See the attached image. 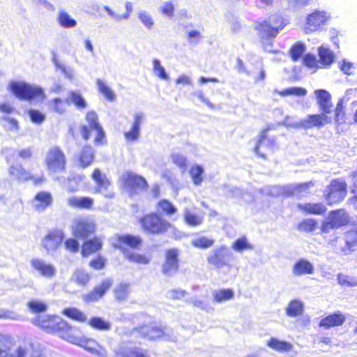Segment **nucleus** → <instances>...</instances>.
Returning a JSON list of instances; mask_svg holds the SVG:
<instances>
[{
  "mask_svg": "<svg viewBox=\"0 0 357 357\" xmlns=\"http://www.w3.org/2000/svg\"><path fill=\"white\" fill-rule=\"evenodd\" d=\"M33 317L30 318L34 325L47 331L49 333H55L58 335L75 344H78L85 349L99 356H105L106 351L102 349L93 340L84 339L78 335V331L71 328L60 317L49 314H33Z\"/></svg>",
  "mask_w": 357,
  "mask_h": 357,
  "instance_id": "f257e3e1",
  "label": "nucleus"
},
{
  "mask_svg": "<svg viewBox=\"0 0 357 357\" xmlns=\"http://www.w3.org/2000/svg\"><path fill=\"white\" fill-rule=\"evenodd\" d=\"M144 244V240L139 235L132 234H117L114 236L112 247L119 249L123 253L124 257L130 262L137 264L146 265L151 259L145 254L128 252L126 248L132 250H139Z\"/></svg>",
  "mask_w": 357,
  "mask_h": 357,
  "instance_id": "f03ea898",
  "label": "nucleus"
},
{
  "mask_svg": "<svg viewBox=\"0 0 357 357\" xmlns=\"http://www.w3.org/2000/svg\"><path fill=\"white\" fill-rule=\"evenodd\" d=\"M142 231L147 235H164L174 228L173 225L156 211L143 214L137 219Z\"/></svg>",
  "mask_w": 357,
  "mask_h": 357,
  "instance_id": "7ed1b4c3",
  "label": "nucleus"
},
{
  "mask_svg": "<svg viewBox=\"0 0 357 357\" xmlns=\"http://www.w3.org/2000/svg\"><path fill=\"white\" fill-rule=\"evenodd\" d=\"M85 120L88 125H82L79 127V132L82 138L88 141L91 137V130L96 132V135L93 139L95 145H102L106 143L105 132L99 122L97 113L95 111H89L85 114Z\"/></svg>",
  "mask_w": 357,
  "mask_h": 357,
  "instance_id": "20e7f679",
  "label": "nucleus"
},
{
  "mask_svg": "<svg viewBox=\"0 0 357 357\" xmlns=\"http://www.w3.org/2000/svg\"><path fill=\"white\" fill-rule=\"evenodd\" d=\"M285 26L282 17L280 15H273L271 21L264 20L255 25L260 41L264 44L272 41L278 34L280 30Z\"/></svg>",
  "mask_w": 357,
  "mask_h": 357,
  "instance_id": "39448f33",
  "label": "nucleus"
},
{
  "mask_svg": "<svg viewBox=\"0 0 357 357\" xmlns=\"http://www.w3.org/2000/svg\"><path fill=\"white\" fill-rule=\"evenodd\" d=\"M9 89L20 100L38 102L45 98L44 91L40 87L26 82H12L9 84Z\"/></svg>",
  "mask_w": 357,
  "mask_h": 357,
  "instance_id": "423d86ee",
  "label": "nucleus"
},
{
  "mask_svg": "<svg viewBox=\"0 0 357 357\" xmlns=\"http://www.w3.org/2000/svg\"><path fill=\"white\" fill-rule=\"evenodd\" d=\"M67 161L66 155L59 146L50 147L44 160L47 169L52 173L66 172Z\"/></svg>",
  "mask_w": 357,
  "mask_h": 357,
  "instance_id": "0eeeda50",
  "label": "nucleus"
},
{
  "mask_svg": "<svg viewBox=\"0 0 357 357\" xmlns=\"http://www.w3.org/2000/svg\"><path fill=\"white\" fill-rule=\"evenodd\" d=\"M347 195V184L340 178H334L327 185L324 197L329 206L342 202Z\"/></svg>",
  "mask_w": 357,
  "mask_h": 357,
  "instance_id": "6e6552de",
  "label": "nucleus"
},
{
  "mask_svg": "<svg viewBox=\"0 0 357 357\" xmlns=\"http://www.w3.org/2000/svg\"><path fill=\"white\" fill-rule=\"evenodd\" d=\"M230 255L228 248L226 245H221L214 248L206 257V261L209 266L213 268L220 270L226 268L227 271L233 268V265L229 261Z\"/></svg>",
  "mask_w": 357,
  "mask_h": 357,
  "instance_id": "1a4fd4ad",
  "label": "nucleus"
},
{
  "mask_svg": "<svg viewBox=\"0 0 357 357\" xmlns=\"http://www.w3.org/2000/svg\"><path fill=\"white\" fill-rule=\"evenodd\" d=\"M96 223L91 218L80 216L73 220L71 226V232L74 237L79 239H86L95 234Z\"/></svg>",
  "mask_w": 357,
  "mask_h": 357,
  "instance_id": "9d476101",
  "label": "nucleus"
},
{
  "mask_svg": "<svg viewBox=\"0 0 357 357\" xmlns=\"http://www.w3.org/2000/svg\"><path fill=\"white\" fill-rule=\"evenodd\" d=\"M9 176L18 182L31 181L34 185L42 184L45 178L43 175L36 176L22 165H12L8 169Z\"/></svg>",
  "mask_w": 357,
  "mask_h": 357,
  "instance_id": "9b49d317",
  "label": "nucleus"
},
{
  "mask_svg": "<svg viewBox=\"0 0 357 357\" xmlns=\"http://www.w3.org/2000/svg\"><path fill=\"white\" fill-rule=\"evenodd\" d=\"M330 19L331 15L326 11L313 10L306 17L304 26L305 33H310L321 31Z\"/></svg>",
  "mask_w": 357,
  "mask_h": 357,
  "instance_id": "f8f14e48",
  "label": "nucleus"
},
{
  "mask_svg": "<svg viewBox=\"0 0 357 357\" xmlns=\"http://www.w3.org/2000/svg\"><path fill=\"white\" fill-rule=\"evenodd\" d=\"M180 250L178 248H169L165 250L164 261L161 265V273L167 277L176 275L180 268Z\"/></svg>",
  "mask_w": 357,
  "mask_h": 357,
  "instance_id": "ddd939ff",
  "label": "nucleus"
},
{
  "mask_svg": "<svg viewBox=\"0 0 357 357\" xmlns=\"http://www.w3.org/2000/svg\"><path fill=\"white\" fill-rule=\"evenodd\" d=\"M349 217L343 208L330 211L328 220L321 224V231L328 233L331 229H337L348 225Z\"/></svg>",
  "mask_w": 357,
  "mask_h": 357,
  "instance_id": "4468645a",
  "label": "nucleus"
},
{
  "mask_svg": "<svg viewBox=\"0 0 357 357\" xmlns=\"http://www.w3.org/2000/svg\"><path fill=\"white\" fill-rule=\"evenodd\" d=\"M269 128L261 130L259 139L254 147L255 153L260 158L266 159V155L261 151V148H265L266 151H273L277 146L276 139L274 137L270 138L268 135Z\"/></svg>",
  "mask_w": 357,
  "mask_h": 357,
  "instance_id": "2eb2a0df",
  "label": "nucleus"
},
{
  "mask_svg": "<svg viewBox=\"0 0 357 357\" xmlns=\"http://www.w3.org/2000/svg\"><path fill=\"white\" fill-rule=\"evenodd\" d=\"M63 237L61 229L49 230L42 240V246L47 252L55 251L61 245Z\"/></svg>",
  "mask_w": 357,
  "mask_h": 357,
  "instance_id": "dca6fc26",
  "label": "nucleus"
},
{
  "mask_svg": "<svg viewBox=\"0 0 357 357\" xmlns=\"http://www.w3.org/2000/svg\"><path fill=\"white\" fill-rule=\"evenodd\" d=\"M332 119L327 114L321 112V114H310L298 123V127L305 130L312 128H321L331 123Z\"/></svg>",
  "mask_w": 357,
  "mask_h": 357,
  "instance_id": "f3484780",
  "label": "nucleus"
},
{
  "mask_svg": "<svg viewBox=\"0 0 357 357\" xmlns=\"http://www.w3.org/2000/svg\"><path fill=\"white\" fill-rule=\"evenodd\" d=\"M113 280L105 278L100 284L95 286L90 291L84 296L86 302H94L100 300L105 294L112 287Z\"/></svg>",
  "mask_w": 357,
  "mask_h": 357,
  "instance_id": "a211bd4d",
  "label": "nucleus"
},
{
  "mask_svg": "<svg viewBox=\"0 0 357 357\" xmlns=\"http://www.w3.org/2000/svg\"><path fill=\"white\" fill-rule=\"evenodd\" d=\"M68 317L71 319L76 320L80 322H86L88 321L89 326L92 328L107 331L109 330L111 327V324L109 321L102 319L100 317H93L90 318L89 320L87 319L85 314H64Z\"/></svg>",
  "mask_w": 357,
  "mask_h": 357,
  "instance_id": "6ab92c4d",
  "label": "nucleus"
},
{
  "mask_svg": "<svg viewBox=\"0 0 357 357\" xmlns=\"http://www.w3.org/2000/svg\"><path fill=\"white\" fill-rule=\"evenodd\" d=\"M95 151L89 144L84 145L75 155V161L79 167L85 169L91 166L95 160Z\"/></svg>",
  "mask_w": 357,
  "mask_h": 357,
  "instance_id": "aec40b11",
  "label": "nucleus"
},
{
  "mask_svg": "<svg viewBox=\"0 0 357 357\" xmlns=\"http://www.w3.org/2000/svg\"><path fill=\"white\" fill-rule=\"evenodd\" d=\"M266 344L275 351L287 354L288 357H296L298 354V351L291 343L275 337H271Z\"/></svg>",
  "mask_w": 357,
  "mask_h": 357,
  "instance_id": "412c9836",
  "label": "nucleus"
},
{
  "mask_svg": "<svg viewBox=\"0 0 357 357\" xmlns=\"http://www.w3.org/2000/svg\"><path fill=\"white\" fill-rule=\"evenodd\" d=\"M122 181L126 187L131 190H146L149 185L146 179L139 175L127 172L122 176Z\"/></svg>",
  "mask_w": 357,
  "mask_h": 357,
  "instance_id": "4be33fe9",
  "label": "nucleus"
},
{
  "mask_svg": "<svg viewBox=\"0 0 357 357\" xmlns=\"http://www.w3.org/2000/svg\"><path fill=\"white\" fill-rule=\"evenodd\" d=\"M139 333L149 340H155L163 337L165 340H176L174 337H172L169 335L168 330L166 328L162 329L153 326H146L140 328Z\"/></svg>",
  "mask_w": 357,
  "mask_h": 357,
  "instance_id": "5701e85b",
  "label": "nucleus"
},
{
  "mask_svg": "<svg viewBox=\"0 0 357 357\" xmlns=\"http://www.w3.org/2000/svg\"><path fill=\"white\" fill-rule=\"evenodd\" d=\"M52 194L48 191L41 190L36 193L32 199L33 208L38 212L44 211L52 204Z\"/></svg>",
  "mask_w": 357,
  "mask_h": 357,
  "instance_id": "b1692460",
  "label": "nucleus"
},
{
  "mask_svg": "<svg viewBox=\"0 0 357 357\" xmlns=\"http://www.w3.org/2000/svg\"><path fill=\"white\" fill-rule=\"evenodd\" d=\"M102 242L100 237L93 236L83 242L81 248V255L83 257H87L97 253L102 250Z\"/></svg>",
  "mask_w": 357,
  "mask_h": 357,
  "instance_id": "393cba45",
  "label": "nucleus"
},
{
  "mask_svg": "<svg viewBox=\"0 0 357 357\" xmlns=\"http://www.w3.org/2000/svg\"><path fill=\"white\" fill-rule=\"evenodd\" d=\"M32 268L38 271L42 276L45 278H52L56 274L55 267L50 264L45 263L43 259L39 258L32 259L30 261Z\"/></svg>",
  "mask_w": 357,
  "mask_h": 357,
  "instance_id": "a878e982",
  "label": "nucleus"
},
{
  "mask_svg": "<svg viewBox=\"0 0 357 357\" xmlns=\"http://www.w3.org/2000/svg\"><path fill=\"white\" fill-rule=\"evenodd\" d=\"M317 102L320 110L327 114L332 112L333 104L331 101V96L328 91L325 89H317L314 92Z\"/></svg>",
  "mask_w": 357,
  "mask_h": 357,
  "instance_id": "bb28decb",
  "label": "nucleus"
},
{
  "mask_svg": "<svg viewBox=\"0 0 357 357\" xmlns=\"http://www.w3.org/2000/svg\"><path fill=\"white\" fill-rule=\"evenodd\" d=\"M297 208L305 214L324 215L327 212V207L321 202H307L298 204Z\"/></svg>",
  "mask_w": 357,
  "mask_h": 357,
  "instance_id": "cd10ccee",
  "label": "nucleus"
},
{
  "mask_svg": "<svg viewBox=\"0 0 357 357\" xmlns=\"http://www.w3.org/2000/svg\"><path fill=\"white\" fill-rule=\"evenodd\" d=\"M67 203L71 208L80 210H91L93 208L94 199L90 197H71Z\"/></svg>",
  "mask_w": 357,
  "mask_h": 357,
  "instance_id": "c85d7f7f",
  "label": "nucleus"
},
{
  "mask_svg": "<svg viewBox=\"0 0 357 357\" xmlns=\"http://www.w3.org/2000/svg\"><path fill=\"white\" fill-rule=\"evenodd\" d=\"M91 176L96 182V186L95 190L96 192H100L102 190H108L111 183L105 174L101 172L100 169H94Z\"/></svg>",
  "mask_w": 357,
  "mask_h": 357,
  "instance_id": "c756f323",
  "label": "nucleus"
},
{
  "mask_svg": "<svg viewBox=\"0 0 357 357\" xmlns=\"http://www.w3.org/2000/svg\"><path fill=\"white\" fill-rule=\"evenodd\" d=\"M314 266L309 261L305 259H299L294 264L292 268V273L296 276L303 275H310L314 273Z\"/></svg>",
  "mask_w": 357,
  "mask_h": 357,
  "instance_id": "7c9ffc66",
  "label": "nucleus"
},
{
  "mask_svg": "<svg viewBox=\"0 0 357 357\" xmlns=\"http://www.w3.org/2000/svg\"><path fill=\"white\" fill-rule=\"evenodd\" d=\"M144 116L142 114L135 115L134 121L130 129L124 132V137L128 142L137 140L139 136V126L143 121Z\"/></svg>",
  "mask_w": 357,
  "mask_h": 357,
  "instance_id": "2f4dec72",
  "label": "nucleus"
},
{
  "mask_svg": "<svg viewBox=\"0 0 357 357\" xmlns=\"http://www.w3.org/2000/svg\"><path fill=\"white\" fill-rule=\"evenodd\" d=\"M157 213L160 214L162 216H172L177 212L176 207L174 204L167 199H160L155 204Z\"/></svg>",
  "mask_w": 357,
  "mask_h": 357,
  "instance_id": "473e14b6",
  "label": "nucleus"
},
{
  "mask_svg": "<svg viewBox=\"0 0 357 357\" xmlns=\"http://www.w3.org/2000/svg\"><path fill=\"white\" fill-rule=\"evenodd\" d=\"M344 319L342 314H330L320 321V326L326 328L340 326L343 324Z\"/></svg>",
  "mask_w": 357,
  "mask_h": 357,
  "instance_id": "72a5a7b5",
  "label": "nucleus"
},
{
  "mask_svg": "<svg viewBox=\"0 0 357 357\" xmlns=\"http://www.w3.org/2000/svg\"><path fill=\"white\" fill-rule=\"evenodd\" d=\"M318 54L319 57V62L321 63L322 67H328L334 61V54L328 48L319 47Z\"/></svg>",
  "mask_w": 357,
  "mask_h": 357,
  "instance_id": "f704fd0d",
  "label": "nucleus"
},
{
  "mask_svg": "<svg viewBox=\"0 0 357 357\" xmlns=\"http://www.w3.org/2000/svg\"><path fill=\"white\" fill-rule=\"evenodd\" d=\"M215 240L206 236H201L194 238L191 244L193 247L198 249H207L213 246Z\"/></svg>",
  "mask_w": 357,
  "mask_h": 357,
  "instance_id": "c9c22d12",
  "label": "nucleus"
},
{
  "mask_svg": "<svg viewBox=\"0 0 357 357\" xmlns=\"http://www.w3.org/2000/svg\"><path fill=\"white\" fill-rule=\"evenodd\" d=\"M130 294V284L128 283H120L114 289L115 298L119 301H125Z\"/></svg>",
  "mask_w": 357,
  "mask_h": 357,
  "instance_id": "e433bc0d",
  "label": "nucleus"
},
{
  "mask_svg": "<svg viewBox=\"0 0 357 357\" xmlns=\"http://www.w3.org/2000/svg\"><path fill=\"white\" fill-rule=\"evenodd\" d=\"M234 292L231 289H221L213 294V298L215 302L221 303L234 298Z\"/></svg>",
  "mask_w": 357,
  "mask_h": 357,
  "instance_id": "4c0bfd02",
  "label": "nucleus"
},
{
  "mask_svg": "<svg viewBox=\"0 0 357 357\" xmlns=\"http://www.w3.org/2000/svg\"><path fill=\"white\" fill-rule=\"evenodd\" d=\"M305 47L301 42L295 43L289 50V55L293 61L299 60L304 54Z\"/></svg>",
  "mask_w": 357,
  "mask_h": 357,
  "instance_id": "58836bf2",
  "label": "nucleus"
},
{
  "mask_svg": "<svg viewBox=\"0 0 357 357\" xmlns=\"http://www.w3.org/2000/svg\"><path fill=\"white\" fill-rule=\"evenodd\" d=\"M346 112L342 100H339L335 108L334 121L339 126L345 123Z\"/></svg>",
  "mask_w": 357,
  "mask_h": 357,
  "instance_id": "ea45409f",
  "label": "nucleus"
},
{
  "mask_svg": "<svg viewBox=\"0 0 357 357\" xmlns=\"http://www.w3.org/2000/svg\"><path fill=\"white\" fill-rule=\"evenodd\" d=\"M68 101L75 105L79 109H84L86 107V102L82 95L76 91H70L68 94Z\"/></svg>",
  "mask_w": 357,
  "mask_h": 357,
  "instance_id": "a19ab883",
  "label": "nucleus"
},
{
  "mask_svg": "<svg viewBox=\"0 0 357 357\" xmlns=\"http://www.w3.org/2000/svg\"><path fill=\"white\" fill-rule=\"evenodd\" d=\"M231 248L235 251L242 252L245 250L252 249V245L249 243L245 236H242L232 243Z\"/></svg>",
  "mask_w": 357,
  "mask_h": 357,
  "instance_id": "79ce46f5",
  "label": "nucleus"
},
{
  "mask_svg": "<svg viewBox=\"0 0 357 357\" xmlns=\"http://www.w3.org/2000/svg\"><path fill=\"white\" fill-rule=\"evenodd\" d=\"M58 22L64 28H73L77 24L76 20L73 19L66 11H61L59 13Z\"/></svg>",
  "mask_w": 357,
  "mask_h": 357,
  "instance_id": "37998d69",
  "label": "nucleus"
},
{
  "mask_svg": "<svg viewBox=\"0 0 357 357\" xmlns=\"http://www.w3.org/2000/svg\"><path fill=\"white\" fill-rule=\"evenodd\" d=\"M52 109L55 112L62 114L66 110V107L70 105L68 99L56 98L50 101Z\"/></svg>",
  "mask_w": 357,
  "mask_h": 357,
  "instance_id": "c03bdc74",
  "label": "nucleus"
},
{
  "mask_svg": "<svg viewBox=\"0 0 357 357\" xmlns=\"http://www.w3.org/2000/svg\"><path fill=\"white\" fill-rule=\"evenodd\" d=\"M96 84L98 91L108 100H114L115 95L111 89L101 79H97Z\"/></svg>",
  "mask_w": 357,
  "mask_h": 357,
  "instance_id": "a18cd8bd",
  "label": "nucleus"
},
{
  "mask_svg": "<svg viewBox=\"0 0 357 357\" xmlns=\"http://www.w3.org/2000/svg\"><path fill=\"white\" fill-rule=\"evenodd\" d=\"M280 96H304L307 93V91L302 87H289L284 89L278 93Z\"/></svg>",
  "mask_w": 357,
  "mask_h": 357,
  "instance_id": "49530a36",
  "label": "nucleus"
},
{
  "mask_svg": "<svg viewBox=\"0 0 357 357\" xmlns=\"http://www.w3.org/2000/svg\"><path fill=\"white\" fill-rule=\"evenodd\" d=\"M26 305L31 312H44L47 309V304L39 300L29 301Z\"/></svg>",
  "mask_w": 357,
  "mask_h": 357,
  "instance_id": "de8ad7c7",
  "label": "nucleus"
},
{
  "mask_svg": "<svg viewBox=\"0 0 357 357\" xmlns=\"http://www.w3.org/2000/svg\"><path fill=\"white\" fill-rule=\"evenodd\" d=\"M203 168L198 165H193L190 169V174L192 181L195 185H199L202 182Z\"/></svg>",
  "mask_w": 357,
  "mask_h": 357,
  "instance_id": "09e8293b",
  "label": "nucleus"
},
{
  "mask_svg": "<svg viewBox=\"0 0 357 357\" xmlns=\"http://www.w3.org/2000/svg\"><path fill=\"white\" fill-rule=\"evenodd\" d=\"M117 357H148L144 353L136 348H124L117 353Z\"/></svg>",
  "mask_w": 357,
  "mask_h": 357,
  "instance_id": "8fccbe9b",
  "label": "nucleus"
},
{
  "mask_svg": "<svg viewBox=\"0 0 357 357\" xmlns=\"http://www.w3.org/2000/svg\"><path fill=\"white\" fill-rule=\"evenodd\" d=\"M74 281L79 285H86L90 280V275L81 269L74 272Z\"/></svg>",
  "mask_w": 357,
  "mask_h": 357,
  "instance_id": "3c124183",
  "label": "nucleus"
},
{
  "mask_svg": "<svg viewBox=\"0 0 357 357\" xmlns=\"http://www.w3.org/2000/svg\"><path fill=\"white\" fill-rule=\"evenodd\" d=\"M337 283L341 286L346 287H356L357 286V279L351 278L349 276L343 274L338 273L337 275Z\"/></svg>",
  "mask_w": 357,
  "mask_h": 357,
  "instance_id": "603ef678",
  "label": "nucleus"
},
{
  "mask_svg": "<svg viewBox=\"0 0 357 357\" xmlns=\"http://www.w3.org/2000/svg\"><path fill=\"white\" fill-rule=\"evenodd\" d=\"M317 226V222L314 219H305L299 223L298 229L305 232H312L315 230Z\"/></svg>",
  "mask_w": 357,
  "mask_h": 357,
  "instance_id": "864d4df0",
  "label": "nucleus"
},
{
  "mask_svg": "<svg viewBox=\"0 0 357 357\" xmlns=\"http://www.w3.org/2000/svg\"><path fill=\"white\" fill-rule=\"evenodd\" d=\"M184 220L188 225L196 227L202 224V218L198 215L185 212L184 214Z\"/></svg>",
  "mask_w": 357,
  "mask_h": 357,
  "instance_id": "5fc2aeb1",
  "label": "nucleus"
},
{
  "mask_svg": "<svg viewBox=\"0 0 357 357\" xmlns=\"http://www.w3.org/2000/svg\"><path fill=\"white\" fill-rule=\"evenodd\" d=\"M303 65L308 68L317 69L319 68V61L317 57L311 54H307L303 57Z\"/></svg>",
  "mask_w": 357,
  "mask_h": 357,
  "instance_id": "6e6d98bb",
  "label": "nucleus"
},
{
  "mask_svg": "<svg viewBox=\"0 0 357 357\" xmlns=\"http://www.w3.org/2000/svg\"><path fill=\"white\" fill-rule=\"evenodd\" d=\"M315 185V181H310L307 182L301 183L296 184L294 188V192L301 194L303 192H309L310 188Z\"/></svg>",
  "mask_w": 357,
  "mask_h": 357,
  "instance_id": "4d7b16f0",
  "label": "nucleus"
},
{
  "mask_svg": "<svg viewBox=\"0 0 357 357\" xmlns=\"http://www.w3.org/2000/svg\"><path fill=\"white\" fill-rule=\"evenodd\" d=\"M303 302L298 299H294L289 302L287 312H303Z\"/></svg>",
  "mask_w": 357,
  "mask_h": 357,
  "instance_id": "13d9d810",
  "label": "nucleus"
},
{
  "mask_svg": "<svg viewBox=\"0 0 357 357\" xmlns=\"http://www.w3.org/2000/svg\"><path fill=\"white\" fill-rule=\"evenodd\" d=\"M26 351L23 348H18L14 353L8 349H0V357H25Z\"/></svg>",
  "mask_w": 357,
  "mask_h": 357,
  "instance_id": "bf43d9fd",
  "label": "nucleus"
},
{
  "mask_svg": "<svg viewBox=\"0 0 357 357\" xmlns=\"http://www.w3.org/2000/svg\"><path fill=\"white\" fill-rule=\"evenodd\" d=\"M27 114L31 121L37 124L41 123L45 119V114L37 109H29Z\"/></svg>",
  "mask_w": 357,
  "mask_h": 357,
  "instance_id": "052dcab7",
  "label": "nucleus"
},
{
  "mask_svg": "<svg viewBox=\"0 0 357 357\" xmlns=\"http://www.w3.org/2000/svg\"><path fill=\"white\" fill-rule=\"evenodd\" d=\"M65 248L72 253H76L79 250L78 241L75 238H69L64 241Z\"/></svg>",
  "mask_w": 357,
  "mask_h": 357,
  "instance_id": "680f3d73",
  "label": "nucleus"
},
{
  "mask_svg": "<svg viewBox=\"0 0 357 357\" xmlns=\"http://www.w3.org/2000/svg\"><path fill=\"white\" fill-rule=\"evenodd\" d=\"M153 63V70L154 73L160 79H166L167 78V75L165 68L161 66L160 61L158 59H154Z\"/></svg>",
  "mask_w": 357,
  "mask_h": 357,
  "instance_id": "e2e57ef3",
  "label": "nucleus"
},
{
  "mask_svg": "<svg viewBox=\"0 0 357 357\" xmlns=\"http://www.w3.org/2000/svg\"><path fill=\"white\" fill-rule=\"evenodd\" d=\"M105 259L103 257L98 255L89 261V266L96 270H100L105 267Z\"/></svg>",
  "mask_w": 357,
  "mask_h": 357,
  "instance_id": "0e129e2a",
  "label": "nucleus"
},
{
  "mask_svg": "<svg viewBox=\"0 0 357 357\" xmlns=\"http://www.w3.org/2000/svg\"><path fill=\"white\" fill-rule=\"evenodd\" d=\"M175 9L174 3L172 1H165L160 8L161 13L165 15L172 17Z\"/></svg>",
  "mask_w": 357,
  "mask_h": 357,
  "instance_id": "69168bd1",
  "label": "nucleus"
},
{
  "mask_svg": "<svg viewBox=\"0 0 357 357\" xmlns=\"http://www.w3.org/2000/svg\"><path fill=\"white\" fill-rule=\"evenodd\" d=\"M33 151L31 147H26L17 152V156L22 160H29L33 157Z\"/></svg>",
  "mask_w": 357,
  "mask_h": 357,
  "instance_id": "338daca9",
  "label": "nucleus"
},
{
  "mask_svg": "<svg viewBox=\"0 0 357 357\" xmlns=\"http://www.w3.org/2000/svg\"><path fill=\"white\" fill-rule=\"evenodd\" d=\"M139 18L140 21L147 28H151L153 25V20L152 17L146 12H142L139 14Z\"/></svg>",
  "mask_w": 357,
  "mask_h": 357,
  "instance_id": "774afa93",
  "label": "nucleus"
}]
</instances>
